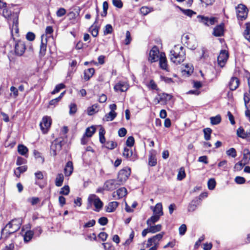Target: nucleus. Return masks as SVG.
I'll list each match as a JSON object with an SVG mask.
<instances>
[{
	"mask_svg": "<svg viewBox=\"0 0 250 250\" xmlns=\"http://www.w3.org/2000/svg\"><path fill=\"white\" fill-rule=\"evenodd\" d=\"M170 60L176 64H180L186 59V50L180 45H175L170 51Z\"/></svg>",
	"mask_w": 250,
	"mask_h": 250,
	"instance_id": "1",
	"label": "nucleus"
},
{
	"mask_svg": "<svg viewBox=\"0 0 250 250\" xmlns=\"http://www.w3.org/2000/svg\"><path fill=\"white\" fill-rule=\"evenodd\" d=\"M22 219L21 218L12 220L1 230V235L7 237L8 235L14 233L20 229Z\"/></svg>",
	"mask_w": 250,
	"mask_h": 250,
	"instance_id": "2",
	"label": "nucleus"
},
{
	"mask_svg": "<svg viewBox=\"0 0 250 250\" xmlns=\"http://www.w3.org/2000/svg\"><path fill=\"white\" fill-rule=\"evenodd\" d=\"M164 234L165 233L164 232H162L149 238L147 240L146 247L148 248L153 245V247L150 248V250H157L159 244V242L162 239Z\"/></svg>",
	"mask_w": 250,
	"mask_h": 250,
	"instance_id": "3",
	"label": "nucleus"
},
{
	"mask_svg": "<svg viewBox=\"0 0 250 250\" xmlns=\"http://www.w3.org/2000/svg\"><path fill=\"white\" fill-rule=\"evenodd\" d=\"M237 18L239 21L245 20L248 16V9L243 4H239L235 8Z\"/></svg>",
	"mask_w": 250,
	"mask_h": 250,
	"instance_id": "4",
	"label": "nucleus"
},
{
	"mask_svg": "<svg viewBox=\"0 0 250 250\" xmlns=\"http://www.w3.org/2000/svg\"><path fill=\"white\" fill-rule=\"evenodd\" d=\"M63 141L62 139H57L54 140L50 146V153L53 156L57 155V153L62 149Z\"/></svg>",
	"mask_w": 250,
	"mask_h": 250,
	"instance_id": "5",
	"label": "nucleus"
},
{
	"mask_svg": "<svg viewBox=\"0 0 250 250\" xmlns=\"http://www.w3.org/2000/svg\"><path fill=\"white\" fill-rule=\"evenodd\" d=\"M15 41L14 48L15 54L21 56L24 54L26 49L25 43L23 41L19 40L17 41L15 40Z\"/></svg>",
	"mask_w": 250,
	"mask_h": 250,
	"instance_id": "6",
	"label": "nucleus"
},
{
	"mask_svg": "<svg viewBox=\"0 0 250 250\" xmlns=\"http://www.w3.org/2000/svg\"><path fill=\"white\" fill-rule=\"evenodd\" d=\"M18 16L16 14L13 15V21L12 23V27H11V36L14 40L15 41V37H18L19 35V27H18Z\"/></svg>",
	"mask_w": 250,
	"mask_h": 250,
	"instance_id": "7",
	"label": "nucleus"
},
{
	"mask_svg": "<svg viewBox=\"0 0 250 250\" xmlns=\"http://www.w3.org/2000/svg\"><path fill=\"white\" fill-rule=\"evenodd\" d=\"M198 21L206 26L212 25L217 21L216 18L214 17H208L202 15L197 16Z\"/></svg>",
	"mask_w": 250,
	"mask_h": 250,
	"instance_id": "8",
	"label": "nucleus"
},
{
	"mask_svg": "<svg viewBox=\"0 0 250 250\" xmlns=\"http://www.w3.org/2000/svg\"><path fill=\"white\" fill-rule=\"evenodd\" d=\"M160 54L158 47L154 46L149 52L148 60L151 62L158 61L160 58Z\"/></svg>",
	"mask_w": 250,
	"mask_h": 250,
	"instance_id": "9",
	"label": "nucleus"
},
{
	"mask_svg": "<svg viewBox=\"0 0 250 250\" xmlns=\"http://www.w3.org/2000/svg\"><path fill=\"white\" fill-rule=\"evenodd\" d=\"M130 173L131 169L129 167H125L120 170L118 176V181L121 183L125 182L128 179Z\"/></svg>",
	"mask_w": 250,
	"mask_h": 250,
	"instance_id": "10",
	"label": "nucleus"
},
{
	"mask_svg": "<svg viewBox=\"0 0 250 250\" xmlns=\"http://www.w3.org/2000/svg\"><path fill=\"white\" fill-rule=\"evenodd\" d=\"M51 124V119L50 117L45 116L43 117L40 125L41 129L43 133L47 132Z\"/></svg>",
	"mask_w": 250,
	"mask_h": 250,
	"instance_id": "11",
	"label": "nucleus"
},
{
	"mask_svg": "<svg viewBox=\"0 0 250 250\" xmlns=\"http://www.w3.org/2000/svg\"><path fill=\"white\" fill-rule=\"evenodd\" d=\"M88 201L90 203H93L95 207L97 209V211H99L103 206L102 202L100 198L96 195H92L89 196L88 198Z\"/></svg>",
	"mask_w": 250,
	"mask_h": 250,
	"instance_id": "12",
	"label": "nucleus"
},
{
	"mask_svg": "<svg viewBox=\"0 0 250 250\" xmlns=\"http://www.w3.org/2000/svg\"><path fill=\"white\" fill-rule=\"evenodd\" d=\"M228 57L229 54L227 51H221L217 59L218 64L220 67H223L224 66Z\"/></svg>",
	"mask_w": 250,
	"mask_h": 250,
	"instance_id": "13",
	"label": "nucleus"
},
{
	"mask_svg": "<svg viewBox=\"0 0 250 250\" xmlns=\"http://www.w3.org/2000/svg\"><path fill=\"white\" fill-rule=\"evenodd\" d=\"M160 67L167 72L169 71L167 60L166 54L164 52H161L160 54V58L159 59Z\"/></svg>",
	"mask_w": 250,
	"mask_h": 250,
	"instance_id": "14",
	"label": "nucleus"
},
{
	"mask_svg": "<svg viewBox=\"0 0 250 250\" xmlns=\"http://www.w3.org/2000/svg\"><path fill=\"white\" fill-rule=\"evenodd\" d=\"M237 135L242 139L250 141V126L249 131H245L242 127H240L237 130Z\"/></svg>",
	"mask_w": 250,
	"mask_h": 250,
	"instance_id": "15",
	"label": "nucleus"
},
{
	"mask_svg": "<svg viewBox=\"0 0 250 250\" xmlns=\"http://www.w3.org/2000/svg\"><path fill=\"white\" fill-rule=\"evenodd\" d=\"M114 89L117 92L126 91L129 88L128 83L125 82H119L114 86Z\"/></svg>",
	"mask_w": 250,
	"mask_h": 250,
	"instance_id": "16",
	"label": "nucleus"
},
{
	"mask_svg": "<svg viewBox=\"0 0 250 250\" xmlns=\"http://www.w3.org/2000/svg\"><path fill=\"white\" fill-rule=\"evenodd\" d=\"M14 14H16L19 17V14L18 13H12L10 10L7 8H6L5 7L3 10V16L8 20L10 23V22L13 21V15Z\"/></svg>",
	"mask_w": 250,
	"mask_h": 250,
	"instance_id": "17",
	"label": "nucleus"
},
{
	"mask_svg": "<svg viewBox=\"0 0 250 250\" xmlns=\"http://www.w3.org/2000/svg\"><path fill=\"white\" fill-rule=\"evenodd\" d=\"M126 194V188H118L112 193V196L115 199H119L123 198Z\"/></svg>",
	"mask_w": 250,
	"mask_h": 250,
	"instance_id": "18",
	"label": "nucleus"
},
{
	"mask_svg": "<svg viewBox=\"0 0 250 250\" xmlns=\"http://www.w3.org/2000/svg\"><path fill=\"white\" fill-rule=\"evenodd\" d=\"M123 154L124 157L129 159L131 161H134L136 159L135 155L133 154L131 148L125 147Z\"/></svg>",
	"mask_w": 250,
	"mask_h": 250,
	"instance_id": "19",
	"label": "nucleus"
},
{
	"mask_svg": "<svg viewBox=\"0 0 250 250\" xmlns=\"http://www.w3.org/2000/svg\"><path fill=\"white\" fill-rule=\"evenodd\" d=\"M239 80L236 77H232L229 82V86L231 90H235L239 85Z\"/></svg>",
	"mask_w": 250,
	"mask_h": 250,
	"instance_id": "20",
	"label": "nucleus"
},
{
	"mask_svg": "<svg viewBox=\"0 0 250 250\" xmlns=\"http://www.w3.org/2000/svg\"><path fill=\"white\" fill-rule=\"evenodd\" d=\"M200 201H198L197 198H195L194 199L191 201L189 204L188 207V210L189 212H192L196 210L197 206L200 204Z\"/></svg>",
	"mask_w": 250,
	"mask_h": 250,
	"instance_id": "21",
	"label": "nucleus"
},
{
	"mask_svg": "<svg viewBox=\"0 0 250 250\" xmlns=\"http://www.w3.org/2000/svg\"><path fill=\"white\" fill-rule=\"evenodd\" d=\"M244 100L246 107L247 108L245 112L246 116L249 118L250 121V110L248 109V106H250V98L248 96V94L246 93L244 95Z\"/></svg>",
	"mask_w": 250,
	"mask_h": 250,
	"instance_id": "22",
	"label": "nucleus"
},
{
	"mask_svg": "<svg viewBox=\"0 0 250 250\" xmlns=\"http://www.w3.org/2000/svg\"><path fill=\"white\" fill-rule=\"evenodd\" d=\"M244 165L248 164L250 161V151L248 148H245L243 151V158L241 161Z\"/></svg>",
	"mask_w": 250,
	"mask_h": 250,
	"instance_id": "23",
	"label": "nucleus"
},
{
	"mask_svg": "<svg viewBox=\"0 0 250 250\" xmlns=\"http://www.w3.org/2000/svg\"><path fill=\"white\" fill-rule=\"evenodd\" d=\"M73 171V165L71 161H68L65 165L64 172L66 176H69Z\"/></svg>",
	"mask_w": 250,
	"mask_h": 250,
	"instance_id": "24",
	"label": "nucleus"
},
{
	"mask_svg": "<svg viewBox=\"0 0 250 250\" xmlns=\"http://www.w3.org/2000/svg\"><path fill=\"white\" fill-rule=\"evenodd\" d=\"M156 164L157 159L155 156V151L154 150H151L149 153L148 165L151 167H153L155 166Z\"/></svg>",
	"mask_w": 250,
	"mask_h": 250,
	"instance_id": "25",
	"label": "nucleus"
},
{
	"mask_svg": "<svg viewBox=\"0 0 250 250\" xmlns=\"http://www.w3.org/2000/svg\"><path fill=\"white\" fill-rule=\"evenodd\" d=\"M43 36H42V42L40 45V55L43 57L45 55L46 51L47 39H43Z\"/></svg>",
	"mask_w": 250,
	"mask_h": 250,
	"instance_id": "26",
	"label": "nucleus"
},
{
	"mask_svg": "<svg viewBox=\"0 0 250 250\" xmlns=\"http://www.w3.org/2000/svg\"><path fill=\"white\" fill-rule=\"evenodd\" d=\"M224 33V24H222L216 26L213 30V34L216 37H220Z\"/></svg>",
	"mask_w": 250,
	"mask_h": 250,
	"instance_id": "27",
	"label": "nucleus"
},
{
	"mask_svg": "<svg viewBox=\"0 0 250 250\" xmlns=\"http://www.w3.org/2000/svg\"><path fill=\"white\" fill-rule=\"evenodd\" d=\"M95 70L93 68L87 69L84 71L83 79L85 81H88L93 75Z\"/></svg>",
	"mask_w": 250,
	"mask_h": 250,
	"instance_id": "28",
	"label": "nucleus"
},
{
	"mask_svg": "<svg viewBox=\"0 0 250 250\" xmlns=\"http://www.w3.org/2000/svg\"><path fill=\"white\" fill-rule=\"evenodd\" d=\"M119 205V203L116 201L110 202L106 207V211L107 212H112L115 210Z\"/></svg>",
	"mask_w": 250,
	"mask_h": 250,
	"instance_id": "29",
	"label": "nucleus"
},
{
	"mask_svg": "<svg viewBox=\"0 0 250 250\" xmlns=\"http://www.w3.org/2000/svg\"><path fill=\"white\" fill-rule=\"evenodd\" d=\"M153 213L157 215L161 216L163 215L162 205L161 203H158L156 205L153 210Z\"/></svg>",
	"mask_w": 250,
	"mask_h": 250,
	"instance_id": "30",
	"label": "nucleus"
},
{
	"mask_svg": "<svg viewBox=\"0 0 250 250\" xmlns=\"http://www.w3.org/2000/svg\"><path fill=\"white\" fill-rule=\"evenodd\" d=\"M146 85L149 90H158L157 85L153 80H150L146 82Z\"/></svg>",
	"mask_w": 250,
	"mask_h": 250,
	"instance_id": "31",
	"label": "nucleus"
},
{
	"mask_svg": "<svg viewBox=\"0 0 250 250\" xmlns=\"http://www.w3.org/2000/svg\"><path fill=\"white\" fill-rule=\"evenodd\" d=\"M27 169L26 166H22L17 167L14 170V173L17 177H19L21 173L26 171Z\"/></svg>",
	"mask_w": 250,
	"mask_h": 250,
	"instance_id": "32",
	"label": "nucleus"
},
{
	"mask_svg": "<svg viewBox=\"0 0 250 250\" xmlns=\"http://www.w3.org/2000/svg\"><path fill=\"white\" fill-rule=\"evenodd\" d=\"M159 96L162 104L166 103L167 101H170L172 98L171 95L166 93L159 94Z\"/></svg>",
	"mask_w": 250,
	"mask_h": 250,
	"instance_id": "33",
	"label": "nucleus"
},
{
	"mask_svg": "<svg viewBox=\"0 0 250 250\" xmlns=\"http://www.w3.org/2000/svg\"><path fill=\"white\" fill-rule=\"evenodd\" d=\"M117 116V113L115 112L110 111L108 114H106L103 120L106 122L111 121L113 120Z\"/></svg>",
	"mask_w": 250,
	"mask_h": 250,
	"instance_id": "34",
	"label": "nucleus"
},
{
	"mask_svg": "<svg viewBox=\"0 0 250 250\" xmlns=\"http://www.w3.org/2000/svg\"><path fill=\"white\" fill-rule=\"evenodd\" d=\"M18 151L21 155L25 156L28 151V149L23 145H19L18 146Z\"/></svg>",
	"mask_w": 250,
	"mask_h": 250,
	"instance_id": "35",
	"label": "nucleus"
},
{
	"mask_svg": "<svg viewBox=\"0 0 250 250\" xmlns=\"http://www.w3.org/2000/svg\"><path fill=\"white\" fill-rule=\"evenodd\" d=\"M148 229L150 233H155L160 231L162 229V226L160 224H158L154 226H148Z\"/></svg>",
	"mask_w": 250,
	"mask_h": 250,
	"instance_id": "36",
	"label": "nucleus"
},
{
	"mask_svg": "<svg viewBox=\"0 0 250 250\" xmlns=\"http://www.w3.org/2000/svg\"><path fill=\"white\" fill-rule=\"evenodd\" d=\"M160 216L154 214L150 218H148L146 221V224L148 226H150L152 224H155L160 219Z\"/></svg>",
	"mask_w": 250,
	"mask_h": 250,
	"instance_id": "37",
	"label": "nucleus"
},
{
	"mask_svg": "<svg viewBox=\"0 0 250 250\" xmlns=\"http://www.w3.org/2000/svg\"><path fill=\"white\" fill-rule=\"evenodd\" d=\"M99 105L98 104H94L87 108V114L89 115H92L98 111Z\"/></svg>",
	"mask_w": 250,
	"mask_h": 250,
	"instance_id": "38",
	"label": "nucleus"
},
{
	"mask_svg": "<svg viewBox=\"0 0 250 250\" xmlns=\"http://www.w3.org/2000/svg\"><path fill=\"white\" fill-rule=\"evenodd\" d=\"M64 176L62 173L58 174L55 179V185L57 187H60L62 186Z\"/></svg>",
	"mask_w": 250,
	"mask_h": 250,
	"instance_id": "39",
	"label": "nucleus"
},
{
	"mask_svg": "<svg viewBox=\"0 0 250 250\" xmlns=\"http://www.w3.org/2000/svg\"><path fill=\"white\" fill-rule=\"evenodd\" d=\"M33 236V232L32 230H28L25 232L23 235V239L25 242H29L32 238Z\"/></svg>",
	"mask_w": 250,
	"mask_h": 250,
	"instance_id": "40",
	"label": "nucleus"
},
{
	"mask_svg": "<svg viewBox=\"0 0 250 250\" xmlns=\"http://www.w3.org/2000/svg\"><path fill=\"white\" fill-rule=\"evenodd\" d=\"M210 123L212 125H216L219 124L221 121V117L220 115H217L214 117L210 118Z\"/></svg>",
	"mask_w": 250,
	"mask_h": 250,
	"instance_id": "41",
	"label": "nucleus"
},
{
	"mask_svg": "<svg viewBox=\"0 0 250 250\" xmlns=\"http://www.w3.org/2000/svg\"><path fill=\"white\" fill-rule=\"evenodd\" d=\"M203 132L204 134V138L206 140L208 141L210 139V134L212 132V129L210 128H206L204 129Z\"/></svg>",
	"mask_w": 250,
	"mask_h": 250,
	"instance_id": "42",
	"label": "nucleus"
},
{
	"mask_svg": "<svg viewBox=\"0 0 250 250\" xmlns=\"http://www.w3.org/2000/svg\"><path fill=\"white\" fill-rule=\"evenodd\" d=\"M95 132V128L93 126H92L86 128L84 135L87 137H91Z\"/></svg>",
	"mask_w": 250,
	"mask_h": 250,
	"instance_id": "43",
	"label": "nucleus"
},
{
	"mask_svg": "<svg viewBox=\"0 0 250 250\" xmlns=\"http://www.w3.org/2000/svg\"><path fill=\"white\" fill-rule=\"evenodd\" d=\"M117 185H120L121 184H118L117 181L113 179L107 180L104 184L105 188H110L112 186L116 187Z\"/></svg>",
	"mask_w": 250,
	"mask_h": 250,
	"instance_id": "44",
	"label": "nucleus"
},
{
	"mask_svg": "<svg viewBox=\"0 0 250 250\" xmlns=\"http://www.w3.org/2000/svg\"><path fill=\"white\" fill-rule=\"evenodd\" d=\"M245 38L250 42V23L246 24V28L244 32Z\"/></svg>",
	"mask_w": 250,
	"mask_h": 250,
	"instance_id": "45",
	"label": "nucleus"
},
{
	"mask_svg": "<svg viewBox=\"0 0 250 250\" xmlns=\"http://www.w3.org/2000/svg\"><path fill=\"white\" fill-rule=\"evenodd\" d=\"M227 155L232 158H235L237 156V152L234 148H230L226 151Z\"/></svg>",
	"mask_w": 250,
	"mask_h": 250,
	"instance_id": "46",
	"label": "nucleus"
},
{
	"mask_svg": "<svg viewBox=\"0 0 250 250\" xmlns=\"http://www.w3.org/2000/svg\"><path fill=\"white\" fill-rule=\"evenodd\" d=\"M105 131L103 128H101L99 131V139L100 142L102 144H104L105 142V138L104 137Z\"/></svg>",
	"mask_w": 250,
	"mask_h": 250,
	"instance_id": "47",
	"label": "nucleus"
},
{
	"mask_svg": "<svg viewBox=\"0 0 250 250\" xmlns=\"http://www.w3.org/2000/svg\"><path fill=\"white\" fill-rule=\"evenodd\" d=\"M117 143L113 141H107L104 144V146L109 149H113L117 146Z\"/></svg>",
	"mask_w": 250,
	"mask_h": 250,
	"instance_id": "48",
	"label": "nucleus"
},
{
	"mask_svg": "<svg viewBox=\"0 0 250 250\" xmlns=\"http://www.w3.org/2000/svg\"><path fill=\"white\" fill-rule=\"evenodd\" d=\"M77 110V105L75 104L72 103L69 105V113L70 115H73L76 113Z\"/></svg>",
	"mask_w": 250,
	"mask_h": 250,
	"instance_id": "49",
	"label": "nucleus"
},
{
	"mask_svg": "<svg viewBox=\"0 0 250 250\" xmlns=\"http://www.w3.org/2000/svg\"><path fill=\"white\" fill-rule=\"evenodd\" d=\"M65 87V85L63 83H60L55 86V89L51 92L52 94H55L59 92L62 89Z\"/></svg>",
	"mask_w": 250,
	"mask_h": 250,
	"instance_id": "50",
	"label": "nucleus"
},
{
	"mask_svg": "<svg viewBox=\"0 0 250 250\" xmlns=\"http://www.w3.org/2000/svg\"><path fill=\"white\" fill-rule=\"evenodd\" d=\"M180 9L185 15L189 17H191L192 15L196 14L195 12L190 9H183L181 8H180Z\"/></svg>",
	"mask_w": 250,
	"mask_h": 250,
	"instance_id": "51",
	"label": "nucleus"
},
{
	"mask_svg": "<svg viewBox=\"0 0 250 250\" xmlns=\"http://www.w3.org/2000/svg\"><path fill=\"white\" fill-rule=\"evenodd\" d=\"M113 31V28L111 24H107L104 27V35L111 34Z\"/></svg>",
	"mask_w": 250,
	"mask_h": 250,
	"instance_id": "52",
	"label": "nucleus"
},
{
	"mask_svg": "<svg viewBox=\"0 0 250 250\" xmlns=\"http://www.w3.org/2000/svg\"><path fill=\"white\" fill-rule=\"evenodd\" d=\"M245 165L244 163L239 161L235 165L234 169L235 171H240Z\"/></svg>",
	"mask_w": 250,
	"mask_h": 250,
	"instance_id": "53",
	"label": "nucleus"
},
{
	"mask_svg": "<svg viewBox=\"0 0 250 250\" xmlns=\"http://www.w3.org/2000/svg\"><path fill=\"white\" fill-rule=\"evenodd\" d=\"M134 142L135 140L133 137L129 136L126 141V145L128 147H132L134 145Z\"/></svg>",
	"mask_w": 250,
	"mask_h": 250,
	"instance_id": "54",
	"label": "nucleus"
},
{
	"mask_svg": "<svg viewBox=\"0 0 250 250\" xmlns=\"http://www.w3.org/2000/svg\"><path fill=\"white\" fill-rule=\"evenodd\" d=\"M187 226L185 224H182L179 228V234L181 236L184 235L187 231Z\"/></svg>",
	"mask_w": 250,
	"mask_h": 250,
	"instance_id": "55",
	"label": "nucleus"
},
{
	"mask_svg": "<svg viewBox=\"0 0 250 250\" xmlns=\"http://www.w3.org/2000/svg\"><path fill=\"white\" fill-rule=\"evenodd\" d=\"M134 232L133 230H132L131 232L130 233V235H129V238L127 239L124 245H129L132 241L133 238H134Z\"/></svg>",
	"mask_w": 250,
	"mask_h": 250,
	"instance_id": "56",
	"label": "nucleus"
},
{
	"mask_svg": "<svg viewBox=\"0 0 250 250\" xmlns=\"http://www.w3.org/2000/svg\"><path fill=\"white\" fill-rule=\"evenodd\" d=\"M66 13V10L63 8H60L56 12L57 16L61 17L64 16Z\"/></svg>",
	"mask_w": 250,
	"mask_h": 250,
	"instance_id": "57",
	"label": "nucleus"
},
{
	"mask_svg": "<svg viewBox=\"0 0 250 250\" xmlns=\"http://www.w3.org/2000/svg\"><path fill=\"white\" fill-rule=\"evenodd\" d=\"M91 30V33L94 37H96L98 36L99 33V28L97 27H94L92 26L90 28Z\"/></svg>",
	"mask_w": 250,
	"mask_h": 250,
	"instance_id": "58",
	"label": "nucleus"
},
{
	"mask_svg": "<svg viewBox=\"0 0 250 250\" xmlns=\"http://www.w3.org/2000/svg\"><path fill=\"white\" fill-rule=\"evenodd\" d=\"M95 220L94 219H92L88 221V222L85 223L83 227L84 228H90L94 226L95 225Z\"/></svg>",
	"mask_w": 250,
	"mask_h": 250,
	"instance_id": "59",
	"label": "nucleus"
},
{
	"mask_svg": "<svg viewBox=\"0 0 250 250\" xmlns=\"http://www.w3.org/2000/svg\"><path fill=\"white\" fill-rule=\"evenodd\" d=\"M32 231L33 232V235L34 234L37 236H39L42 233V229L41 227H37L33 229Z\"/></svg>",
	"mask_w": 250,
	"mask_h": 250,
	"instance_id": "60",
	"label": "nucleus"
},
{
	"mask_svg": "<svg viewBox=\"0 0 250 250\" xmlns=\"http://www.w3.org/2000/svg\"><path fill=\"white\" fill-rule=\"evenodd\" d=\"M131 41V38L130 33L128 31H127L126 32V35H125V43L126 45H128L130 43V42Z\"/></svg>",
	"mask_w": 250,
	"mask_h": 250,
	"instance_id": "61",
	"label": "nucleus"
},
{
	"mask_svg": "<svg viewBox=\"0 0 250 250\" xmlns=\"http://www.w3.org/2000/svg\"><path fill=\"white\" fill-rule=\"evenodd\" d=\"M98 223L102 226H105L108 223V219L105 217H102L99 219Z\"/></svg>",
	"mask_w": 250,
	"mask_h": 250,
	"instance_id": "62",
	"label": "nucleus"
},
{
	"mask_svg": "<svg viewBox=\"0 0 250 250\" xmlns=\"http://www.w3.org/2000/svg\"><path fill=\"white\" fill-rule=\"evenodd\" d=\"M186 174L183 168H181L178 172L177 175V178L179 180H181L185 178Z\"/></svg>",
	"mask_w": 250,
	"mask_h": 250,
	"instance_id": "63",
	"label": "nucleus"
},
{
	"mask_svg": "<svg viewBox=\"0 0 250 250\" xmlns=\"http://www.w3.org/2000/svg\"><path fill=\"white\" fill-rule=\"evenodd\" d=\"M26 38L29 41H33L35 40V35L33 32H28L26 35Z\"/></svg>",
	"mask_w": 250,
	"mask_h": 250,
	"instance_id": "64",
	"label": "nucleus"
}]
</instances>
